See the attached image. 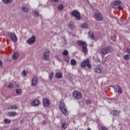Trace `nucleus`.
Masks as SVG:
<instances>
[{
    "label": "nucleus",
    "mask_w": 130,
    "mask_h": 130,
    "mask_svg": "<svg viewBox=\"0 0 130 130\" xmlns=\"http://www.w3.org/2000/svg\"><path fill=\"white\" fill-rule=\"evenodd\" d=\"M77 44L80 47H82V52L87 53L88 52V48H87V43L84 41H78Z\"/></svg>",
    "instance_id": "f257e3e1"
},
{
    "label": "nucleus",
    "mask_w": 130,
    "mask_h": 130,
    "mask_svg": "<svg viewBox=\"0 0 130 130\" xmlns=\"http://www.w3.org/2000/svg\"><path fill=\"white\" fill-rule=\"evenodd\" d=\"M94 17L96 21L98 22H102L103 21V15L100 12H96L94 13Z\"/></svg>",
    "instance_id": "f03ea898"
},
{
    "label": "nucleus",
    "mask_w": 130,
    "mask_h": 130,
    "mask_svg": "<svg viewBox=\"0 0 130 130\" xmlns=\"http://www.w3.org/2000/svg\"><path fill=\"white\" fill-rule=\"evenodd\" d=\"M112 52V48L110 47H107L102 48L101 50V54L102 55H106L108 53H110Z\"/></svg>",
    "instance_id": "7ed1b4c3"
},
{
    "label": "nucleus",
    "mask_w": 130,
    "mask_h": 130,
    "mask_svg": "<svg viewBox=\"0 0 130 130\" xmlns=\"http://www.w3.org/2000/svg\"><path fill=\"white\" fill-rule=\"evenodd\" d=\"M81 68H86L87 67L88 69L90 70L91 69V64H90V60L86 59L83 61L81 64Z\"/></svg>",
    "instance_id": "20e7f679"
},
{
    "label": "nucleus",
    "mask_w": 130,
    "mask_h": 130,
    "mask_svg": "<svg viewBox=\"0 0 130 130\" xmlns=\"http://www.w3.org/2000/svg\"><path fill=\"white\" fill-rule=\"evenodd\" d=\"M59 108L61 110V112L63 113L64 115H68L69 114L68 113V111L66 108V106H64V103H61L59 105Z\"/></svg>",
    "instance_id": "39448f33"
},
{
    "label": "nucleus",
    "mask_w": 130,
    "mask_h": 130,
    "mask_svg": "<svg viewBox=\"0 0 130 130\" xmlns=\"http://www.w3.org/2000/svg\"><path fill=\"white\" fill-rule=\"evenodd\" d=\"M72 15L75 17L77 20H81V15L80 12L77 10H74L72 13Z\"/></svg>",
    "instance_id": "423d86ee"
},
{
    "label": "nucleus",
    "mask_w": 130,
    "mask_h": 130,
    "mask_svg": "<svg viewBox=\"0 0 130 130\" xmlns=\"http://www.w3.org/2000/svg\"><path fill=\"white\" fill-rule=\"evenodd\" d=\"M73 97L75 99L79 100L82 98V93L80 91H75L73 92Z\"/></svg>",
    "instance_id": "0eeeda50"
},
{
    "label": "nucleus",
    "mask_w": 130,
    "mask_h": 130,
    "mask_svg": "<svg viewBox=\"0 0 130 130\" xmlns=\"http://www.w3.org/2000/svg\"><path fill=\"white\" fill-rule=\"evenodd\" d=\"M50 53V52H49V50L46 49L45 53L43 55V58L44 60H49V54Z\"/></svg>",
    "instance_id": "6e6552de"
},
{
    "label": "nucleus",
    "mask_w": 130,
    "mask_h": 130,
    "mask_svg": "<svg viewBox=\"0 0 130 130\" xmlns=\"http://www.w3.org/2000/svg\"><path fill=\"white\" fill-rule=\"evenodd\" d=\"M9 36L10 38H11L12 40L14 41V42H16V41H18V38H17V36H16L15 33H9Z\"/></svg>",
    "instance_id": "1a4fd4ad"
},
{
    "label": "nucleus",
    "mask_w": 130,
    "mask_h": 130,
    "mask_svg": "<svg viewBox=\"0 0 130 130\" xmlns=\"http://www.w3.org/2000/svg\"><path fill=\"white\" fill-rule=\"evenodd\" d=\"M35 41H36V37H35V36H32L31 38L27 40V43L29 45H32V44L35 43Z\"/></svg>",
    "instance_id": "9d476101"
},
{
    "label": "nucleus",
    "mask_w": 130,
    "mask_h": 130,
    "mask_svg": "<svg viewBox=\"0 0 130 130\" xmlns=\"http://www.w3.org/2000/svg\"><path fill=\"white\" fill-rule=\"evenodd\" d=\"M50 104L49 102V100L46 98H44L43 99V105L44 107H48Z\"/></svg>",
    "instance_id": "9b49d317"
},
{
    "label": "nucleus",
    "mask_w": 130,
    "mask_h": 130,
    "mask_svg": "<svg viewBox=\"0 0 130 130\" xmlns=\"http://www.w3.org/2000/svg\"><path fill=\"white\" fill-rule=\"evenodd\" d=\"M39 82L38 77L37 76H35L33 77L31 80V86H36Z\"/></svg>",
    "instance_id": "f8f14e48"
},
{
    "label": "nucleus",
    "mask_w": 130,
    "mask_h": 130,
    "mask_svg": "<svg viewBox=\"0 0 130 130\" xmlns=\"http://www.w3.org/2000/svg\"><path fill=\"white\" fill-rule=\"evenodd\" d=\"M95 72L98 74H102V67L101 65H98L95 67Z\"/></svg>",
    "instance_id": "ddd939ff"
},
{
    "label": "nucleus",
    "mask_w": 130,
    "mask_h": 130,
    "mask_svg": "<svg viewBox=\"0 0 130 130\" xmlns=\"http://www.w3.org/2000/svg\"><path fill=\"white\" fill-rule=\"evenodd\" d=\"M39 104H40V101L38 99H35L31 102L32 106H39Z\"/></svg>",
    "instance_id": "4468645a"
},
{
    "label": "nucleus",
    "mask_w": 130,
    "mask_h": 130,
    "mask_svg": "<svg viewBox=\"0 0 130 130\" xmlns=\"http://www.w3.org/2000/svg\"><path fill=\"white\" fill-rule=\"evenodd\" d=\"M7 109L8 110H12V109H18V106L16 105H11V106H9L8 108Z\"/></svg>",
    "instance_id": "2eb2a0df"
},
{
    "label": "nucleus",
    "mask_w": 130,
    "mask_h": 130,
    "mask_svg": "<svg viewBox=\"0 0 130 130\" xmlns=\"http://www.w3.org/2000/svg\"><path fill=\"white\" fill-rule=\"evenodd\" d=\"M55 77L57 79H61L62 78V73L60 72H57L55 74Z\"/></svg>",
    "instance_id": "dca6fc26"
},
{
    "label": "nucleus",
    "mask_w": 130,
    "mask_h": 130,
    "mask_svg": "<svg viewBox=\"0 0 130 130\" xmlns=\"http://www.w3.org/2000/svg\"><path fill=\"white\" fill-rule=\"evenodd\" d=\"M111 114L112 115H114V116H118V115H119V112L116 110H113L111 112Z\"/></svg>",
    "instance_id": "f3484780"
},
{
    "label": "nucleus",
    "mask_w": 130,
    "mask_h": 130,
    "mask_svg": "<svg viewBox=\"0 0 130 130\" xmlns=\"http://www.w3.org/2000/svg\"><path fill=\"white\" fill-rule=\"evenodd\" d=\"M68 26L70 29H71L73 30L74 28H75V26L74 25V22L71 21L69 24H68Z\"/></svg>",
    "instance_id": "a211bd4d"
},
{
    "label": "nucleus",
    "mask_w": 130,
    "mask_h": 130,
    "mask_svg": "<svg viewBox=\"0 0 130 130\" xmlns=\"http://www.w3.org/2000/svg\"><path fill=\"white\" fill-rule=\"evenodd\" d=\"M8 114L9 116H17V112H9Z\"/></svg>",
    "instance_id": "6ab92c4d"
},
{
    "label": "nucleus",
    "mask_w": 130,
    "mask_h": 130,
    "mask_svg": "<svg viewBox=\"0 0 130 130\" xmlns=\"http://www.w3.org/2000/svg\"><path fill=\"white\" fill-rule=\"evenodd\" d=\"M88 35L92 40H94V39H95V36H94V34H93L92 32L89 31Z\"/></svg>",
    "instance_id": "aec40b11"
},
{
    "label": "nucleus",
    "mask_w": 130,
    "mask_h": 130,
    "mask_svg": "<svg viewBox=\"0 0 130 130\" xmlns=\"http://www.w3.org/2000/svg\"><path fill=\"white\" fill-rule=\"evenodd\" d=\"M18 57H19V53H18V52H16L13 55V59L16 60Z\"/></svg>",
    "instance_id": "412c9836"
},
{
    "label": "nucleus",
    "mask_w": 130,
    "mask_h": 130,
    "mask_svg": "<svg viewBox=\"0 0 130 130\" xmlns=\"http://www.w3.org/2000/svg\"><path fill=\"white\" fill-rule=\"evenodd\" d=\"M13 0H3V2L5 4V5H8L9 4H11Z\"/></svg>",
    "instance_id": "4be33fe9"
},
{
    "label": "nucleus",
    "mask_w": 130,
    "mask_h": 130,
    "mask_svg": "<svg viewBox=\"0 0 130 130\" xmlns=\"http://www.w3.org/2000/svg\"><path fill=\"white\" fill-rule=\"evenodd\" d=\"M22 10L25 13H28L29 12V9L25 6L22 7Z\"/></svg>",
    "instance_id": "5701e85b"
},
{
    "label": "nucleus",
    "mask_w": 130,
    "mask_h": 130,
    "mask_svg": "<svg viewBox=\"0 0 130 130\" xmlns=\"http://www.w3.org/2000/svg\"><path fill=\"white\" fill-rule=\"evenodd\" d=\"M54 75V73L53 72H51L50 73V74L49 75V80H50V81H51V80L53 79Z\"/></svg>",
    "instance_id": "b1692460"
},
{
    "label": "nucleus",
    "mask_w": 130,
    "mask_h": 130,
    "mask_svg": "<svg viewBox=\"0 0 130 130\" xmlns=\"http://www.w3.org/2000/svg\"><path fill=\"white\" fill-rule=\"evenodd\" d=\"M82 28H85V29H89L90 27L87 23H83L82 25Z\"/></svg>",
    "instance_id": "393cba45"
},
{
    "label": "nucleus",
    "mask_w": 130,
    "mask_h": 130,
    "mask_svg": "<svg viewBox=\"0 0 130 130\" xmlns=\"http://www.w3.org/2000/svg\"><path fill=\"white\" fill-rule=\"evenodd\" d=\"M63 59L65 60V61L67 62H69V61H70V57L69 56V55L64 56Z\"/></svg>",
    "instance_id": "a878e982"
},
{
    "label": "nucleus",
    "mask_w": 130,
    "mask_h": 130,
    "mask_svg": "<svg viewBox=\"0 0 130 130\" xmlns=\"http://www.w3.org/2000/svg\"><path fill=\"white\" fill-rule=\"evenodd\" d=\"M71 63L72 66H76L77 64V61L75 59H72L71 60Z\"/></svg>",
    "instance_id": "bb28decb"
},
{
    "label": "nucleus",
    "mask_w": 130,
    "mask_h": 130,
    "mask_svg": "<svg viewBox=\"0 0 130 130\" xmlns=\"http://www.w3.org/2000/svg\"><path fill=\"white\" fill-rule=\"evenodd\" d=\"M124 59L125 60H128L130 59V55L129 54H126L124 56Z\"/></svg>",
    "instance_id": "cd10ccee"
},
{
    "label": "nucleus",
    "mask_w": 130,
    "mask_h": 130,
    "mask_svg": "<svg viewBox=\"0 0 130 130\" xmlns=\"http://www.w3.org/2000/svg\"><path fill=\"white\" fill-rule=\"evenodd\" d=\"M61 126L63 129H66L67 127H68V126L67 125V124L66 123H62L61 124Z\"/></svg>",
    "instance_id": "c85d7f7f"
},
{
    "label": "nucleus",
    "mask_w": 130,
    "mask_h": 130,
    "mask_svg": "<svg viewBox=\"0 0 130 130\" xmlns=\"http://www.w3.org/2000/svg\"><path fill=\"white\" fill-rule=\"evenodd\" d=\"M12 121V120L10 119H5L4 120V122L7 124H10V123Z\"/></svg>",
    "instance_id": "c756f323"
},
{
    "label": "nucleus",
    "mask_w": 130,
    "mask_h": 130,
    "mask_svg": "<svg viewBox=\"0 0 130 130\" xmlns=\"http://www.w3.org/2000/svg\"><path fill=\"white\" fill-rule=\"evenodd\" d=\"M62 55L64 56L69 55V51L64 50L62 52Z\"/></svg>",
    "instance_id": "7c9ffc66"
},
{
    "label": "nucleus",
    "mask_w": 130,
    "mask_h": 130,
    "mask_svg": "<svg viewBox=\"0 0 130 130\" xmlns=\"http://www.w3.org/2000/svg\"><path fill=\"white\" fill-rule=\"evenodd\" d=\"M120 4H121V2H120V1H116L114 2V5H116L118 7H119V6L120 5Z\"/></svg>",
    "instance_id": "2f4dec72"
},
{
    "label": "nucleus",
    "mask_w": 130,
    "mask_h": 130,
    "mask_svg": "<svg viewBox=\"0 0 130 130\" xmlns=\"http://www.w3.org/2000/svg\"><path fill=\"white\" fill-rule=\"evenodd\" d=\"M16 93L18 94V95L22 94V90L19 89H16Z\"/></svg>",
    "instance_id": "473e14b6"
},
{
    "label": "nucleus",
    "mask_w": 130,
    "mask_h": 130,
    "mask_svg": "<svg viewBox=\"0 0 130 130\" xmlns=\"http://www.w3.org/2000/svg\"><path fill=\"white\" fill-rule=\"evenodd\" d=\"M118 93H119V94H121L122 93V88L120 87V86H118Z\"/></svg>",
    "instance_id": "72a5a7b5"
},
{
    "label": "nucleus",
    "mask_w": 130,
    "mask_h": 130,
    "mask_svg": "<svg viewBox=\"0 0 130 130\" xmlns=\"http://www.w3.org/2000/svg\"><path fill=\"white\" fill-rule=\"evenodd\" d=\"M111 39L113 41H115V40H116V35H114V36H112Z\"/></svg>",
    "instance_id": "f704fd0d"
},
{
    "label": "nucleus",
    "mask_w": 130,
    "mask_h": 130,
    "mask_svg": "<svg viewBox=\"0 0 130 130\" xmlns=\"http://www.w3.org/2000/svg\"><path fill=\"white\" fill-rule=\"evenodd\" d=\"M21 74L23 77H26L27 76V72H26V71L24 70L22 73Z\"/></svg>",
    "instance_id": "c9c22d12"
},
{
    "label": "nucleus",
    "mask_w": 130,
    "mask_h": 130,
    "mask_svg": "<svg viewBox=\"0 0 130 130\" xmlns=\"http://www.w3.org/2000/svg\"><path fill=\"white\" fill-rule=\"evenodd\" d=\"M58 9L59 10H63V5L61 4L58 6Z\"/></svg>",
    "instance_id": "e433bc0d"
},
{
    "label": "nucleus",
    "mask_w": 130,
    "mask_h": 130,
    "mask_svg": "<svg viewBox=\"0 0 130 130\" xmlns=\"http://www.w3.org/2000/svg\"><path fill=\"white\" fill-rule=\"evenodd\" d=\"M14 87L13 83H10V85L8 86V88H10V89H12Z\"/></svg>",
    "instance_id": "4c0bfd02"
},
{
    "label": "nucleus",
    "mask_w": 130,
    "mask_h": 130,
    "mask_svg": "<svg viewBox=\"0 0 130 130\" xmlns=\"http://www.w3.org/2000/svg\"><path fill=\"white\" fill-rule=\"evenodd\" d=\"M113 9H120V7L114 4V6L113 7Z\"/></svg>",
    "instance_id": "58836bf2"
},
{
    "label": "nucleus",
    "mask_w": 130,
    "mask_h": 130,
    "mask_svg": "<svg viewBox=\"0 0 130 130\" xmlns=\"http://www.w3.org/2000/svg\"><path fill=\"white\" fill-rule=\"evenodd\" d=\"M126 52L127 53H129V54H130V48H127L126 50H125Z\"/></svg>",
    "instance_id": "ea45409f"
},
{
    "label": "nucleus",
    "mask_w": 130,
    "mask_h": 130,
    "mask_svg": "<svg viewBox=\"0 0 130 130\" xmlns=\"http://www.w3.org/2000/svg\"><path fill=\"white\" fill-rule=\"evenodd\" d=\"M86 103L87 104H91V103H92V101L90 100H87L86 101Z\"/></svg>",
    "instance_id": "a19ab883"
},
{
    "label": "nucleus",
    "mask_w": 130,
    "mask_h": 130,
    "mask_svg": "<svg viewBox=\"0 0 130 130\" xmlns=\"http://www.w3.org/2000/svg\"><path fill=\"white\" fill-rule=\"evenodd\" d=\"M34 13L35 14V15H36V16H39V12L38 11H34Z\"/></svg>",
    "instance_id": "79ce46f5"
},
{
    "label": "nucleus",
    "mask_w": 130,
    "mask_h": 130,
    "mask_svg": "<svg viewBox=\"0 0 130 130\" xmlns=\"http://www.w3.org/2000/svg\"><path fill=\"white\" fill-rule=\"evenodd\" d=\"M101 129H102V130H108V129H107V128H106V127H104V126H102Z\"/></svg>",
    "instance_id": "37998d69"
},
{
    "label": "nucleus",
    "mask_w": 130,
    "mask_h": 130,
    "mask_svg": "<svg viewBox=\"0 0 130 130\" xmlns=\"http://www.w3.org/2000/svg\"><path fill=\"white\" fill-rule=\"evenodd\" d=\"M55 58H56L58 60H59V57H58V55H56L55 56Z\"/></svg>",
    "instance_id": "c03bdc74"
},
{
    "label": "nucleus",
    "mask_w": 130,
    "mask_h": 130,
    "mask_svg": "<svg viewBox=\"0 0 130 130\" xmlns=\"http://www.w3.org/2000/svg\"><path fill=\"white\" fill-rule=\"evenodd\" d=\"M114 89L115 92H117V91H118L117 87L114 86Z\"/></svg>",
    "instance_id": "a18cd8bd"
},
{
    "label": "nucleus",
    "mask_w": 130,
    "mask_h": 130,
    "mask_svg": "<svg viewBox=\"0 0 130 130\" xmlns=\"http://www.w3.org/2000/svg\"><path fill=\"white\" fill-rule=\"evenodd\" d=\"M59 0H52V2H54V3H57Z\"/></svg>",
    "instance_id": "49530a36"
},
{
    "label": "nucleus",
    "mask_w": 130,
    "mask_h": 130,
    "mask_svg": "<svg viewBox=\"0 0 130 130\" xmlns=\"http://www.w3.org/2000/svg\"><path fill=\"white\" fill-rule=\"evenodd\" d=\"M2 66H3V62H2V61L0 60V67H2Z\"/></svg>",
    "instance_id": "de8ad7c7"
},
{
    "label": "nucleus",
    "mask_w": 130,
    "mask_h": 130,
    "mask_svg": "<svg viewBox=\"0 0 130 130\" xmlns=\"http://www.w3.org/2000/svg\"><path fill=\"white\" fill-rule=\"evenodd\" d=\"M87 130H91L90 128H88Z\"/></svg>",
    "instance_id": "09e8293b"
},
{
    "label": "nucleus",
    "mask_w": 130,
    "mask_h": 130,
    "mask_svg": "<svg viewBox=\"0 0 130 130\" xmlns=\"http://www.w3.org/2000/svg\"><path fill=\"white\" fill-rule=\"evenodd\" d=\"M43 124H45V122H43Z\"/></svg>",
    "instance_id": "8fccbe9b"
},
{
    "label": "nucleus",
    "mask_w": 130,
    "mask_h": 130,
    "mask_svg": "<svg viewBox=\"0 0 130 130\" xmlns=\"http://www.w3.org/2000/svg\"><path fill=\"white\" fill-rule=\"evenodd\" d=\"M87 115L86 114H85V115Z\"/></svg>",
    "instance_id": "3c124183"
}]
</instances>
